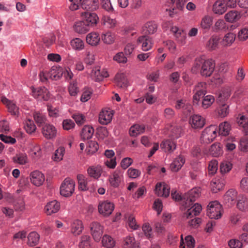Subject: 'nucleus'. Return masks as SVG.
I'll use <instances>...</instances> for the list:
<instances>
[{
	"label": "nucleus",
	"instance_id": "5fc2aeb1",
	"mask_svg": "<svg viewBox=\"0 0 248 248\" xmlns=\"http://www.w3.org/2000/svg\"><path fill=\"white\" fill-rule=\"evenodd\" d=\"M103 24L108 28H113L117 24L115 19H112L108 16H104L102 19Z\"/></svg>",
	"mask_w": 248,
	"mask_h": 248
},
{
	"label": "nucleus",
	"instance_id": "4be33fe9",
	"mask_svg": "<svg viewBox=\"0 0 248 248\" xmlns=\"http://www.w3.org/2000/svg\"><path fill=\"white\" fill-rule=\"evenodd\" d=\"M60 209V203L56 200H53L46 204L44 210L47 215H51L58 212Z\"/></svg>",
	"mask_w": 248,
	"mask_h": 248
},
{
	"label": "nucleus",
	"instance_id": "72a5a7b5",
	"mask_svg": "<svg viewBox=\"0 0 248 248\" xmlns=\"http://www.w3.org/2000/svg\"><path fill=\"white\" fill-rule=\"evenodd\" d=\"M237 196V192L234 189L229 190L224 196V201L228 206L233 204Z\"/></svg>",
	"mask_w": 248,
	"mask_h": 248
},
{
	"label": "nucleus",
	"instance_id": "5701e85b",
	"mask_svg": "<svg viewBox=\"0 0 248 248\" xmlns=\"http://www.w3.org/2000/svg\"><path fill=\"white\" fill-rule=\"evenodd\" d=\"M114 81L119 88L125 89L128 86V81L125 74L124 73H117L115 77Z\"/></svg>",
	"mask_w": 248,
	"mask_h": 248
},
{
	"label": "nucleus",
	"instance_id": "cd10ccee",
	"mask_svg": "<svg viewBox=\"0 0 248 248\" xmlns=\"http://www.w3.org/2000/svg\"><path fill=\"white\" fill-rule=\"evenodd\" d=\"M227 10L224 0H217L213 6V11L216 14L222 15Z\"/></svg>",
	"mask_w": 248,
	"mask_h": 248
},
{
	"label": "nucleus",
	"instance_id": "774afa93",
	"mask_svg": "<svg viewBox=\"0 0 248 248\" xmlns=\"http://www.w3.org/2000/svg\"><path fill=\"white\" fill-rule=\"evenodd\" d=\"M218 168V162L215 159L210 161L208 164V171L210 174H214L216 173Z\"/></svg>",
	"mask_w": 248,
	"mask_h": 248
},
{
	"label": "nucleus",
	"instance_id": "69168bd1",
	"mask_svg": "<svg viewBox=\"0 0 248 248\" xmlns=\"http://www.w3.org/2000/svg\"><path fill=\"white\" fill-rule=\"evenodd\" d=\"M95 61L94 54L89 50L85 51V57L84 59L85 63L88 65H92Z\"/></svg>",
	"mask_w": 248,
	"mask_h": 248
},
{
	"label": "nucleus",
	"instance_id": "393cba45",
	"mask_svg": "<svg viewBox=\"0 0 248 248\" xmlns=\"http://www.w3.org/2000/svg\"><path fill=\"white\" fill-rule=\"evenodd\" d=\"M139 43H141V49L143 51H147L151 49L153 46L152 38L147 36H140L137 40Z\"/></svg>",
	"mask_w": 248,
	"mask_h": 248
},
{
	"label": "nucleus",
	"instance_id": "6ab92c4d",
	"mask_svg": "<svg viewBox=\"0 0 248 248\" xmlns=\"http://www.w3.org/2000/svg\"><path fill=\"white\" fill-rule=\"evenodd\" d=\"M189 122L193 128H201L205 124V119L201 115H193L190 117Z\"/></svg>",
	"mask_w": 248,
	"mask_h": 248
},
{
	"label": "nucleus",
	"instance_id": "f3484780",
	"mask_svg": "<svg viewBox=\"0 0 248 248\" xmlns=\"http://www.w3.org/2000/svg\"><path fill=\"white\" fill-rule=\"evenodd\" d=\"M170 189L169 186L165 183H157L155 185V191L158 196L167 198L170 195Z\"/></svg>",
	"mask_w": 248,
	"mask_h": 248
},
{
	"label": "nucleus",
	"instance_id": "ea45409f",
	"mask_svg": "<svg viewBox=\"0 0 248 248\" xmlns=\"http://www.w3.org/2000/svg\"><path fill=\"white\" fill-rule=\"evenodd\" d=\"M145 127L143 124H134L129 129V134L131 136L136 137L145 131Z\"/></svg>",
	"mask_w": 248,
	"mask_h": 248
},
{
	"label": "nucleus",
	"instance_id": "3c124183",
	"mask_svg": "<svg viewBox=\"0 0 248 248\" xmlns=\"http://www.w3.org/2000/svg\"><path fill=\"white\" fill-rule=\"evenodd\" d=\"M77 179L78 183V188L82 191L88 190L87 179L82 174L77 175Z\"/></svg>",
	"mask_w": 248,
	"mask_h": 248
},
{
	"label": "nucleus",
	"instance_id": "a211bd4d",
	"mask_svg": "<svg viewBox=\"0 0 248 248\" xmlns=\"http://www.w3.org/2000/svg\"><path fill=\"white\" fill-rule=\"evenodd\" d=\"M30 177L31 183L37 186L42 185L45 179L44 175L38 170L31 172Z\"/></svg>",
	"mask_w": 248,
	"mask_h": 248
},
{
	"label": "nucleus",
	"instance_id": "49530a36",
	"mask_svg": "<svg viewBox=\"0 0 248 248\" xmlns=\"http://www.w3.org/2000/svg\"><path fill=\"white\" fill-rule=\"evenodd\" d=\"M70 45L72 48L75 50L80 51L84 49V43L82 40L79 38H75L70 41Z\"/></svg>",
	"mask_w": 248,
	"mask_h": 248
},
{
	"label": "nucleus",
	"instance_id": "6e6552de",
	"mask_svg": "<svg viewBox=\"0 0 248 248\" xmlns=\"http://www.w3.org/2000/svg\"><path fill=\"white\" fill-rule=\"evenodd\" d=\"M123 180V173L120 170L118 169L116 170L111 173L108 179L110 185L114 188L118 187Z\"/></svg>",
	"mask_w": 248,
	"mask_h": 248
},
{
	"label": "nucleus",
	"instance_id": "7ed1b4c3",
	"mask_svg": "<svg viewBox=\"0 0 248 248\" xmlns=\"http://www.w3.org/2000/svg\"><path fill=\"white\" fill-rule=\"evenodd\" d=\"M217 127L210 125L206 127L202 133L200 140L202 143L209 144L212 142L217 136Z\"/></svg>",
	"mask_w": 248,
	"mask_h": 248
},
{
	"label": "nucleus",
	"instance_id": "4d7b16f0",
	"mask_svg": "<svg viewBox=\"0 0 248 248\" xmlns=\"http://www.w3.org/2000/svg\"><path fill=\"white\" fill-rule=\"evenodd\" d=\"M232 164L228 161H223L220 164V171L221 174L228 173L232 169Z\"/></svg>",
	"mask_w": 248,
	"mask_h": 248
},
{
	"label": "nucleus",
	"instance_id": "0e129e2a",
	"mask_svg": "<svg viewBox=\"0 0 248 248\" xmlns=\"http://www.w3.org/2000/svg\"><path fill=\"white\" fill-rule=\"evenodd\" d=\"M90 246V237L87 235H82L79 244V248H89Z\"/></svg>",
	"mask_w": 248,
	"mask_h": 248
},
{
	"label": "nucleus",
	"instance_id": "39448f33",
	"mask_svg": "<svg viewBox=\"0 0 248 248\" xmlns=\"http://www.w3.org/2000/svg\"><path fill=\"white\" fill-rule=\"evenodd\" d=\"M75 183L73 180L66 178L60 187V193L64 197L72 195L75 190Z\"/></svg>",
	"mask_w": 248,
	"mask_h": 248
},
{
	"label": "nucleus",
	"instance_id": "c9c22d12",
	"mask_svg": "<svg viewBox=\"0 0 248 248\" xmlns=\"http://www.w3.org/2000/svg\"><path fill=\"white\" fill-rule=\"evenodd\" d=\"M184 242L183 238V235L181 236V242L179 246L180 248H193L195 246V241L194 238L191 235L186 236Z\"/></svg>",
	"mask_w": 248,
	"mask_h": 248
},
{
	"label": "nucleus",
	"instance_id": "e2e57ef3",
	"mask_svg": "<svg viewBox=\"0 0 248 248\" xmlns=\"http://www.w3.org/2000/svg\"><path fill=\"white\" fill-rule=\"evenodd\" d=\"M99 148V145L95 141H90L87 148V152L88 154L92 155L97 151Z\"/></svg>",
	"mask_w": 248,
	"mask_h": 248
},
{
	"label": "nucleus",
	"instance_id": "ddd939ff",
	"mask_svg": "<svg viewBox=\"0 0 248 248\" xmlns=\"http://www.w3.org/2000/svg\"><path fill=\"white\" fill-rule=\"evenodd\" d=\"M181 209L182 211L186 210V211L184 213V216L188 218L199 215L202 210V207L201 204L195 203L189 207L185 208H183V204H182Z\"/></svg>",
	"mask_w": 248,
	"mask_h": 248
},
{
	"label": "nucleus",
	"instance_id": "0eeeda50",
	"mask_svg": "<svg viewBox=\"0 0 248 248\" xmlns=\"http://www.w3.org/2000/svg\"><path fill=\"white\" fill-rule=\"evenodd\" d=\"M170 31L179 44L183 46L186 42V33L183 28L176 26L170 27Z\"/></svg>",
	"mask_w": 248,
	"mask_h": 248
},
{
	"label": "nucleus",
	"instance_id": "79ce46f5",
	"mask_svg": "<svg viewBox=\"0 0 248 248\" xmlns=\"http://www.w3.org/2000/svg\"><path fill=\"white\" fill-rule=\"evenodd\" d=\"M213 24V17L209 15L204 16L201 21L200 27L203 30H208Z\"/></svg>",
	"mask_w": 248,
	"mask_h": 248
},
{
	"label": "nucleus",
	"instance_id": "c85d7f7f",
	"mask_svg": "<svg viewBox=\"0 0 248 248\" xmlns=\"http://www.w3.org/2000/svg\"><path fill=\"white\" fill-rule=\"evenodd\" d=\"M82 8L89 11H94L99 7L98 0H84L81 4Z\"/></svg>",
	"mask_w": 248,
	"mask_h": 248
},
{
	"label": "nucleus",
	"instance_id": "bf43d9fd",
	"mask_svg": "<svg viewBox=\"0 0 248 248\" xmlns=\"http://www.w3.org/2000/svg\"><path fill=\"white\" fill-rule=\"evenodd\" d=\"M214 101L215 98L213 95H207L203 97L202 106L204 109L207 108L212 105Z\"/></svg>",
	"mask_w": 248,
	"mask_h": 248
},
{
	"label": "nucleus",
	"instance_id": "b1692460",
	"mask_svg": "<svg viewBox=\"0 0 248 248\" xmlns=\"http://www.w3.org/2000/svg\"><path fill=\"white\" fill-rule=\"evenodd\" d=\"M87 171L90 177L98 179L102 173L103 169L100 165H96L90 166Z\"/></svg>",
	"mask_w": 248,
	"mask_h": 248
},
{
	"label": "nucleus",
	"instance_id": "09e8293b",
	"mask_svg": "<svg viewBox=\"0 0 248 248\" xmlns=\"http://www.w3.org/2000/svg\"><path fill=\"white\" fill-rule=\"evenodd\" d=\"M235 39V35L232 32H229L225 35L221 41L223 46H229L232 45Z\"/></svg>",
	"mask_w": 248,
	"mask_h": 248
},
{
	"label": "nucleus",
	"instance_id": "2eb2a0df",
	"mask_svg": "<svg viewBox=\"0 0 248 248\" xmlns=\"http://www.w3.org/2000/svg\"><path fill=\"white\" fill-rule=\"evenodd\" d=\"M91 77L95 81H100L108 77V71L106 69H101L99 66L93 67L92 70Z\"/></svg>",
	"mask_w": 248,
	"mask_h": 248
},
{
	"label": "nucleus",
	"instance_id": "9b49d317",
	"mask_svg": "<svg viewBox=\"0 0 248 248\" xmlns=\"http://www.w3.org/2000/svg\"><path fill=\"white\" fill-rule=\"evenodd\" d=\"M90 230L93 240L99 242L103 233V226L98 222H93L90 225Z\"/></svg>",
	"mask_w": 248,
	"mask_h": 248
},
{
	"label": "nucleus",
	"instance_id": "dca6fc26",
	"mask_svg": "<svg viewBox=\"0 0 248 248\" xmlns=\"http://www.w3.org/2000/svg\"><path fill=\"white\" fill-rule=\"evenodd\" d=\"M42 133L45 138L53 139L56 137L57 130L53 125L46 124L42 127Z\"/></svg>",
	"mask_w": 248,
	"mask_h": 248
},
{
	"label": "nucleus",
	"instance_id": "8fccbe9b",
	"mask_svg": "<svg viewBox=\"0 0 248 248\" xmlns=\"http://www.w3.org/2000/svg\"><path fill=\"white\" fill-rule=\"evenodd\" d=\"M30 154L31 158L38 159L42 155L41 148L38 144L34 145L30 150Z\"/></svg>",
	"mask_w": 248,
	"mask_h": 248
},
{
	"label": "nucleus",
	"instance_id": "a878e982",
	"mask_svg": "<svg viewBox=\"0 0 248 248\" xmlns=\"http://www.w3.org/2000/svg\"><path fill=\"white\" fill-rule=\"evenodd\" d=\"M158 25L153 21H148L142 27V32L148 35L153 34L157 30Z\"/></svg>",
	"mask_w": 248,
	"mask_h": 248
},
{
	"label": "nucleus",
	"instance_id": "f8f14e48",
	"mask_svg": "<svg viewBox=\"0 0 248 248\" xmlns=\"http://www.w3.org/2000/svg\"><path fill=\"white\" fill-rule=\"evenodd\" d=\"M32 96L40 100L47 101L50 97L49 92L45 87L31 88Z\"/></svg>",
	"mask_w": 248,
	"mask_h": 248
},
{
	"label": "nucleus",
	"instance_id": "f257e3e1",
	"mask_svg": "<svg viewBox=\"0 0 248 248\" xmlns=\"http://www.w3.org/2000/svg\"><path fill=\"white\" fill-rule=\"evenodd\" d=\"M216 66L215 61L212 59H206L204 57L197 58L191 68L194 74L199 73L201 76L208 78L211 76Z\"/></svg>",
	"mask_w": 248,
	"mask_h": 248
},
{
	"label": "nucleus",
	"instance_id": "6e6d98bb",
	"mask_svg": "<svg viewBox=\"0 0 248 248\" xmlns=\"http://www.w3.org/2000/svg\"><path fill=\"white\" fill-rule=\"evenodd\" d=\"M175 108L178 109L182 108L184 110H186L188 112H190L191 109V106L190 104L187 103L186 100L184 99H180L176 101Z\"/></svg>",
	"mask_w": 248,
	"mask_h": 248
},
{
	"label": "nucleus",
	"instance_id": "7c9ffc66",
	"mask_svg": "<svg viewBox=\"0 0 248 248\" xmlns=\"http://www.w3.org/2000/svg\"><path fill=\"white\" fill-rule=\"evenodd\" d=\"M185 162V159L181 155L176 157L170 164V168L174 172L178 171L183 166Z\"/></svg>",
	"mask_w": 248,
	"mask_h": 248
},
{
	"label": "nucleus",
	"instance_id": "13d9d810",
	"mask_svg": "<svg viewBox=\"0 0 248 248\" xmlns=\"http://www.w3.org/2000/svg\"><path fill=\"white\" fill-rule=\"evenodd\" d=\"M34 121L39 126L43 125L46 121V116L42 113L35 112L33 114Z\"/></svg>",
	"mask_w": 248,
	"mask_h": 248
},
{
	"label": "nucleus",
	"instance_id": "aec40b11",
	"mask_svg": "<svg viewBox=\"0 0 248 248\" xmlns=\"http://www.w3.org/2000/svg\"><path fill=\"white\" fill-rule=\"evenodd\" d=\"M82 16L83 20L89 26H93L96 24L99 19L97 15L94 13L86 12L82 14Z\"/></svg>",
	"mask_w": 248,
	"mask_h": 248
},
{
	"label": "nucleus",
	"instance_id": "4c0bfd02",
	"mask_svg": "<svg viewBox=\"0 0 248 248\" xmlns=\"http://www.w3.org/2000/svg\"><path fill=\"white\" fill-rule=\"evenodd\" d=\"M101 39L105 44L111 45L115 40V34L110 31H108L102 33Z\"/></svg>",
	"mask_w": 248,
	"mask_h": 248
},
{
	"label": "nucleus",
	"instance_id": "f704fd0d",
	"mask_svg": "<svg viewBox=\"0 0 248 248\" xmlns=\"http://www.w3.org/2000/svg\"><path fill=\"white\" fill-rule=\"evenodd\" d=\"M87 43L92 46H97L100 41L99 34L95 32H92L88 33L86 36Z\"/></svg>",
	"mask_w": 248,
	"mask_h": 248
},
{
	"label": "nucleus",
	"instance_id": "c756f323",
	"mask_svg": "<svg viewBox=\"0 0 248 248\" xmlns=\"http://www.w3.org/2000/svg\"><path fill=\"white\" fill-rule=\"evenodd\" d=\"M185 2V0H169V2L170 3L169 6H172V7H173L172 9V14L170 13V16L172 17L174 14H177V11H176V9L181 11L184 7ZM171 12V11H170V12Z\"/></svg>",
	"mask_w": 248,
	"mask_h": 248
},
{
	"label": "nucleus",
	"instance_id": "473e14b6",
	"mask_svg": "<svg viewBox=\"0 0 248 248\" xmlns=\"http://www.w3.org/2000/svg\"><path fill=\"white\" fill-rule=\"evenodd\" d=\"M89 27L83 20L76 22L73 26V29L75 31L78 33L84 34L89 31Z\"/></svg>",
	"mask_w": 248,
	"mask_h": 248
},
{
	"label": "nucleus",
	"instance_id": "4468645a",
	"mask_svg": "<svg viewBox=\"0 0 248 248\" xmlns=\"http://www.w3.org/2000/svg\"><path fill=\"white\" fill-rule=\"evenodd\" d=\"M113 115L110 109H102L99 115L98 122L102 125H107L111 122Z\"/></svg>",
	"mask_w": 248,
	"mask_h": 248
},
{
	"label": "nucleus",
	"instance_id": "052dcab7",
	"mask_svg": "<svg viewBox=\"0 0 248 248\" xmlns=\"http://www.w3.org/2000/svg\"><path fill=\"white\" fill-rule=\"evenodd\" d=\"M64 153V148L63 147H60L55 151L54 155L52 157V159L55 161H60L62 160Z\"/></svg>",
	"mask_w": 248,
	"mask_h": 248
},
{
	"label": "nucleus",
	"instance_id": "de8ad7c7",
	"mask_svg": "<svg viewBox=\"0 0 248 248\" xmlns=\"http://www.w3.org/2000/svg\"><path fill=\"white\" fill-rule=\"evenodd\" d=\"M219 40L217 36H212L206 44V48L210 50H215L217 47Z\"/></svg>",
	"mask_w": 248,
	"mask_h": 248
},
{
	"label": "nucleus",
	"instance_id": "f03ea898",
	"mask_svg": "<svg viewBox=\"0 0 248 248\" xmlns=\"http://www.w3.org/2000/svg\"><path fill=\"white\" fill-rule=\"evenodd\" d=\"M223 212L222 205L217 201L210 202L207 206V215L210 218L218 219L221 218Z\"/></svg>",
	"mask_w": 248,
	"mask_h": 248
},
{
	"label": "nucleus",
	"instance_id": "412c9836",
	"mask_svg": "<svg viewBox=\"0 0 248 248\" xmlns=\"http://www.w3.org/2000/svg\"><path fill=\"white\" fill-rule=\"evenodd\" d=\"M71 232L74 236L80 235L84 229V225L81 220L79 219L74 220L71 224Z\"/></svg>",
	"mask_w": 248,
	"mask_h": 248
},
{
	"label": "nucleus",
	"instance_id": "603ef678",
	"mask_svg": "<svg viewBox=\"0 0 248 248\" xmlns=\"http://www.w3.org/2000/svg\"><path fill=\"white\" fill-rule=\"evenodd\" d=\"M94 133V129L89 125H85L82 129L81 137L84 140L91 139Z\"/></svg>",
	"mask_w": 248,
	"mask_h": 248
},
{
	"label": "nucleus",
	"instance_id": "20e7f679",
	"mask_svg": "<svg viewBox=\"0 0 248 248\" xmlns=\"http://www.w3.org/2000/svg\"><path fill=\"white\" fill-rule=\"evenodd\" d=\"M200 189L197 188L189 190L185 195L182 200L183 208H186L193 205V202L200 197Z\"/></svg>",
	"mask_w": 248,
	"mask_h": 248
},
{
	"label": "nucleus",
	"instance_id": "a18cd8bd",
	"mask_svg": "<svg viewBox=\"0 0 248 248\" xmlns=\"http://www.w3.org/2000/svg\"><path fill=\"white\" fill-rule=\"evenodd\" d=\"M137 244L134 237L128 236L124 238L123 247L124 248H136Z\"/></svg>",
	"mask_w": 248,
	"mask_h": 248
},
{
	"label": "nucleus",
	"instance_id": "2f4dec72",
	"mask_svg": "<svg viewBox=\"0 0 248 248\" xmlns=\"http://www.w3.org/2000/svg\"><path fill=\"white\" fill-rule=\"evenodd\" d=\"M222 147L219 142H215L210 146L209 153L214 157H218L223 154Z\"/></svg>",
	"mask_w": 248,
	"mask_h": 248
},
{
	"label": "nucleus",
	"instance_id": "1a4fd4ad",
	"mask_svg": "<svg viewBox=\"0 0 248 248\" xmlns=\"http://www.w3.org/2000/svg\"><path fill=\"white\" fill-rule=\"evenodd\" d=\"M0 100L11 115L18 116L19 115V107L16 105V101L9 100L3 96L1 97Z\"/></svg>",
	"mask_w": 248,
	"mask_h": 248
},
{
	"label": "nucleus",
	"instance_id": "338daca9",
	"mask_svg": "<svg viewBox=\"0 0 248 248\" xmlns=\"http://www.w3.org/2000/svg\"><path fill=\"white\" fill-rule=\"evenodd\" d=\"M24 128L26 131L30 134L34 133L36 129V126L33 122L30 120L26 122Z\"/></svg>",
	"mask_w": 248,
	"mask_h": 248
},
{
	"label": "nucleus",
	"instance_id": "bb28decb",
	"mask_svg": "<svg viewBox=\"0 0 248 248\" xmlns=\"http://www.w3.org/2000/svg\"><path fill=\"white\" fill-rule=\"evenodd\" d=\"M160 147L164 152L170 153L175 150L176 143L173 140H164L161 142Z\"/></svg>",
	"mask_w": 248,
	"mask_h": 248
},
{
	"label": "nucleus",
	"instance_id": "58836bf2",
	"mask_svg": "<svg viewBox=\"0 0 248 248\" xmlns=\"http://www.w3.org/2000/svg\"><path fill=\"white\" fill-rule=\"evenodd\" d=\"M40 235L36 232H31L28 235L27 244L30 247H34L39 243Z\"/></svg>",
	"mask_w": 248,
	"mask_h": 248
},
{
	"label": "nucleus",
	"instance_id": "a19ab883",
	"mask_svg": "<svg viewBox=\"0 0 248 248\" xmlns=\"http://www.w3.org/2000/svg\"><path fill=\"white\" fill-rule=\"evenodd\" d=\"M102 244L106 248H113L115 246L116 242L111 236L105 234L102 237Z\"/></svg>",
	"mask_w": 248,
	"mask_h": 248
},
{
	"label": "nucleus",
	"instance_id": "423d86ee",
	"mask_svg": "<svg viewBox=\"0 0 248 248\" xmlns=\"http://www.w3.org/2000/svg\"><path fill=\"white\" fill-rule=\"evenodd\" d=\"M114 204L108 200L100 202L98 205L100 214L104 217H108L114 209Z\"/></svg>",
	"mask_w": 248,
	"mask_h": 248
},
{
	"label": "nucleus",
	"instance_id": "37998d69",
	"mask_svg": "<svg viewBox=\"0 0 248 248\" xmlns=\"http://www.w3.org/2000/svg\"><path fill=\"white\" fill-rule=\"evenodd\" d=\"M211 190L213 193H217L221 190L224 186L223 180L215 179L211 182Z\"/></svg>",
	"mask_w": 248,
	"mask_h": 248
},
{
	"label": "nucleus",
	"instance_id": "c03bdc74",
	"mask_svg": "<svg viewBox=\"0 0 248 248\" xmlns=\"http://www.w3.org/2000/svg\"><path fill=\"white\" fill-rule=\"evenodd\" d=\"M224 18L227 22L232 23L238 20L240 18V15L236 11H231L225 15Z\"/></svg>",
	"mask_w": 248,
	"mask_h": 248
},
{
	"label": "nucleus",
	"instance_id": "864d4df0",
	"mask_svg": "<svg viewBox=\"0 0 248 248\" xmlns=\"http://www.w3.org/2000/svg\"><path fill=\"white\" fill-rule=\"evenodd\" d=\"M231 130V125L228 122L221 123L219 125L218 133L222 136H226L229 135Z\"/></svg>",
	"mask_w": 248,
	"mask_h": 248
},
{
	"label": "nucleus",
	"instance_id": "e433bc0d",
	"mask_svg": "<svg viewBox=\"0 0 248 248\" xmlns=\"http://www.w3.org/2000/svg\"><path fill=\"white\" fill-rule=\"evenodd\" d=\"M13 161L19 165H25L28 162L27 155L24 153L16 154L12 158Z\"/></svg>",
	"mask_w": 248,
	"mask_h": 248
},
{
	"label": "nucleus",
	"instance_id": "680f3d73",
	"mask_svg": "<svg viewBox=\"0 0 248 248\" xmlns=\"http://www.w3.org/2000/svg\"><path fill=\"white\" fill-rule=\"evenodd\" d=\"M237 207L241 211L246 210L247 209V198L245 196L241 195L239 197Z\"/></svg>",
	"mask_w": 248,
	"mask_h": 248
},
{
	"label": "nucleus",
	"instance_id": "9d476101",
	"mask_svg": "<svg viewBox=\"0 0 248 248\" xmlns=\"http://www.w3.org/2000/svg\"><path fill=\"white\" fill-rule=\"evenodd\" d=\"M227 99V98L221 94L219 95L217 99V102L219 105L217 109V112L218 115L222 118L227 116L229 113V105L225 102Z\"/></svg>",
	"mask_w": 248,
	"mask_h": 248
}]
</instances>
